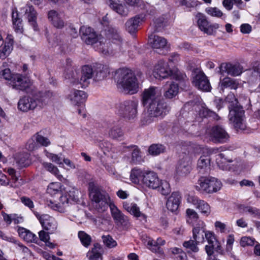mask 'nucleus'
Listing matches in <instances>:
<instances>
[{
    "label": "nucleus",
    "mask_w": 260,
    "mask_h": 260,
    "mask_svg": "<svg viewBox=\"0 0 260 260\" xmlns=\"http://www.w3.org/2000/svg\"><path fill=\"white\" fill-rule=\"evenodd\" d=\"M94 75V69L91 66L85 65L82 67L80 72V84L82 87H86L89 84V80Z\"/></svg>",
    "instance_id": "5701e85b"
},
{
    "label": "nucleus",
    "mask_w": 260,
    "mask_h": 260,
    "mask_svg": "<svg viewBox=\"0 0 260 260\" xmlns=\"http://www.w3.org/2000/svg\"><path fill=\"white\" fill-rule=\"evenodd\" d=\"M221 74L226 73L228 74L236 76L240 75L242 72V68L239 64H232L230 63H222L220 67Z\"/></svg>",
    "instance_id": "412c9836"
},
{
    "label": "nucleus",
    "mask_w": 260,
    "mask_h": 260,
    "mask_svg": "<svg viewBox=\"0 0 260 260\" xmlns=\"http://www.w3.org/2000/svg\"><path fill=\"white\" fill-rule=\"evenodd\" d=\"M34 138L35 139L37 142L42 146L47 147L51 144L50 141L47 138L45 137L38 133L34 135Z\"/></svg>",
    "instance_id": "5fc2aeb1"
},
{
    "label": "nucleus",
    "mask_w": 260,
    "mask_h": 260,
    "mask_svg": "<svg viewBox=\"0 0 260 260\" xmlns=\"http://www.w3.org/2000/svg\"><path fill=\"white\" fill-rule=\"evenodd\" d=\"M29 154L27 153L18 154L16 157L17 162L22 167H25L29 165L30 160L29 159Z\"/></svg>",
    "instance_id": "ea45409f"
},
{
    "label": "nucleus",
    "mask_w": 260,
    "mask_h": 260,
    "mask_svg": "<svg viewBox=\"0 0 260 260\" xmlns=\"http://www.w3.org/2000/svg\"><path fill=\"white\" fill-rule=\"evenodd\" d=\"M133 148L132 154V161L135 164H140L142 161V158L140 155V150L136 146H132Z\"/></svg>",
    "instance_id": "603ef678"
},
{
    "label": "nucleus",
    "mask_w": 260,
    "mask_h": 260,
    "mask_svg": "<svg viewBox=\"0 0 260 260\" xmlns=\"http://www.w3.org/2000/svg\"><path fill=\"white\" fill-rule=\"evenodd\" d=\"M148 42L153 48H164L167 45V42L163 37L151 34L149 36Z\"/></svg>",
    "instance_id": "2f4dec72"
},
{
    "label": "nucleus",
    "mask_w": 260,
    "mask_h": 260,
    "mask_svg": "<svg viewBox=\"0 0 260 260\" xmlns=\"http://www.w3.org/2000/svg\"><path fill=\"white\" fill-rule=\"evenodd\" d=\"M196 17L198 19L197 23L199 28L209 35L215 34L216 29L219 27L218 24H209L207 17L203 14H198Z\"/></svg>",
    "instance_id": "ddd939ff"
},
{
    "label": "nucleus",
    "mask_w": 260,
    "mask_h": 260,
    "mask_svg": "<svg viewBox=\"0 0 260 260\" xmlns=\"http://www.w3.org/2000/svg\"><path fill=\"white\" fill-rule=\"evenodd\" d=\"M231 154L232 153L230 151H225L216 155V162L220 169L225 171L231 170V167L228 163L233 161V157Z\"/></svg>",
    "instance_id": "f3484780"
},
{
    "label": "nucleus",
    "mask_w": 260,
    "mask_h": 260,
    "mask_svg": "<svg viewBox=\"0 0 260 260\" xmlns=\"http://www.w3.org/2000/svg\"><path fill=\"white\" fill-rule=\"evenodd\" d=\"M65 78L74 84L80 83V72L75 68L68 69L65 74Z\"/></svg>",
    "instance_id": "c9c22d12"
},
{
    "label": "nucleus",
    "mask_w": 260,
    "mask_h": 260,
    "mask_svg": "<svg viewBox=\"0 0 260 260\" xmlns=\"http://www.w3.org/2000/svg\"><path fill=\"white\" fill-rule=\"evenodd\" d=\"M157 189L163 195H167L170 192L169 183L167 181L162 180H161L160 184Z\"/></svg>",
    "instance_id": "bf43d9fd"
},
{
    "label": "nucleus",
    "mask_w": 260,
    "mask_h": 260,
    "mask_svg": "<svg viewBox=\"0 0 260 260\" xmlns=\"http://www.w3.org/2000/svg\"><path fill=\"white\" fill-rule=\"evenodd\" d=\"M165 241L161 239H157L155 242V244L153 247H149V249L153 252L158 253L159 254L163 253V250L161 248V246L164 245Z\"/></svg>",
    "instance_id": "3c124183"
},
{
    "label": "nucleus",
    "mask_w": 260,
    "mask_h": 260,
    "mask_svg": "<svg viewBox=\"0 0 260 260\" xmlns=\"http://www.w3.org/2000/svg\"><path fill=\"white\" fill-rule=\"evenodd\" d=\"M221 85L225 88L236 89L240 86V84L236 80L226 77L223 79Z\"/></svg>",
    "instance_id": "a19ab883"
},
{
    "label": "nucleus",
    "mask_w": 260,
    "mask_h": 260,
    "mask_svg": "<svg viewBox=\"0 0 260 260\" xmlns=\"http://www.w3.org/2000/svg\"><path fill=\"white\" fill-rule=\"evenodd\" d=\"M123 207L127 211L137 217L145 216L144 215L140 212L139 207L136 203H132L129 204L125 202L123 203Z\"/></svg>",
    "instance_id": "4c0bfd02"
},
{
    "label": "nucleus",
    "mask_w": 260,
    "mask_h": 260,
    "mask_svg": "<svg viewBox=\"0 0 260 260\" xmlns=\"http://www.w3.org/2000/svg\"><path fill=\"white\" fill-rule=\"evenodd\" d=\"M44 169L55 176L59 180L62 181L64 179L62 175L60 174L58 168L51 162H44L42 164Z\"/></svg>",
    "instance_id": "e433bc0d"
},
{
    "label": "nucleus",
    "mask_w": 260,
    "mask_h": 260,
    "mask_svg": "<svg viewBox=\"0 0 260 260\" xmlns=\"http://www.w3.org/2000/svg\"><path fill=\"white\" fill-rule=\"evenodd\" d=\"M89 196L95 208L99 211H105L112 203L108 193L101 191L93 183L89 184Z\"/></svg>",
    "instance_id": "20e7f679"
},
{
    "label": "nucleus",
    "mask_w": 260,
    "mask_h": 260,
    "mask_svg": "<svg viewBox=\"0 0 260 260\" xmlns=\"http://www.w3.org/2000/svg\"><path fill=\"white\" fill-rule=\"evenodd\" d=\"M103 249L99 243H95L87 253L89 260H103Z\"/></svg>",
    "instance_id": "c756f323"
},
{
    "label": "nucleus",
    "mask_w": 260,
    "mask_h": 260,
    "mask_svg": "<svg viewBox=\"0 0 260 260\" xmlns=\"http://www.w3.org/2000/svg\"><path fill=\"white\" fill-rule=\"evenodd\" d=\"M78 237L82 245L88 247L91 244V237L84 231H80L78 233Z\"/></svg>",
    "instance_id": "a18cd8bd"
},
{
    "label": "nucleus",
    "mask_w": 260,
    "mask_h": 260,
    "mask_svg": "<svg viewBox=\"0 0 260 260\" xmlns=\"http://www.w3.org/2000/svg\"><path fill=\"white\" fill-rule=\"evenodd\" d=\"M68 98L73 104L80 105L85 102L87 99V94L83 91L74 89L70 92Z\"/></svg>",
    "instance_id": "a878e982"
},
{
    "label": "nucleus",
    "mask_w": 260,
    "mask_h": 260,
    "mask_svg": "<svg viewBox=\"0 0 260 260\" xmlns=\"http://www.w3.org/2000/svg\"><path fill=\"white\" fill-rule=\"evenodd\" d=\"M12 42H6L4 46L0 49V58H6L12 50Z\"/></svg>",
    "instance_id": "c03bdc74"
},
{
    "label": "nucleus",
    "mask_w": 260,
    "mask_h": 260,
    "mask_svg": "<svg viewBox=\"0 0 260 260\" xmlns=\"http://www.w3.org/2000/svg\"><path fill=\"white\" fill-rule=\"evenodd\" d=\"M153 74L156 78L165 79L173 76V78H178L177 72L174 73V71L169 68L168 63L164 60L158 61L154 66Z\"/></svg>",
    "instance_id": "9b49d317"
},
{
    "label": "nucleus",
    "mask_w": 260,
    "mask_h": 260,
    "mask_svg": "<svg viewBox=\"0 0 260 260\" xmlns=\"http://www.w3.org/2000/svg\"><path fill=\"white\" fill-rule=\"evenodd\" d=\"M205 12L212 17L221 18L223 15L222 12L216 7H208L205 9Z\"/></svg>",
    "instance_id": "8fccbe9b"
},
{
    "label": "nucleus",
    "mask_w": 260,
    "mask_h": 260,
    "mask_svg": "<svg viewBox=\"0 0 260 260\" xmlns=\"http://www.w3.org/2000/svg\"><path fill=\"white\" fill-rule=\"evenodd\" d=\"M210 162V157L209 155H202L198 160V168L201 169H205L209 166Z\"/></svg>",
    "instance_id": "49530a36"
},
{
    "label": "nucleus",
    "mask_w": 260,
    "mask_h": 260,
    "mask_svg": "<svg viewBox=\"0 0 260 260\" xmlns=\"http://www.w3.org/2000/svg\"><path fill=\"white\" fill-rule=\"evenodd\" d=\"M36 216L43 229L50 231V234L53 233L56 230L57 224L53 217L47 214Z\"/></svg>",
    "instance_id": "6ab92c4d"
},
{
    "label": "nucleus",
    "mask_w": 260,
    "mask_h": 260,
    "mask_svg": "<svg viewBox=\"0 0 260 260\" xmlns=\"http://www.w3.org/2000/svg\"><path fill=\"white\" fill-rule=\"evenodd\" d=\"M44 153L46 155V156L49 158L50 160H51L52 161L57 164H61V158L58 156L56 154L50 153L48 151H47V150L45 149Z\"/></svg>",
    "instance_id": "0e129e2a"
},
{
    "label": "nucleus",
    "mask_w": 260,
    "mask_h": 260,
    "mask_svg": "<svg viewBox=\"0 0 260 260\" xmlns=\"http://www.w3.org/2000/svg\"><path fill=\"white\" fill-rule=\"evenodd\" d=\"M119 2L118 0H108L107 3L109 7L118 14L122 16H126L128 14L127 10Z\"/></svg>",
    "instance_id": "72a5a7b5"
},
{
    "label": "nucleus",
    "mask_w": 260,
    "mask_h": 260,
    "mask_svg": "<svg viewBox=\"0 0 260 260\" xmlns=\"http://www.w3.org/2000/svg\"><path fill=\"white\" fill-rule=\"evenodd\" d=\"M102 239L105 245L109 248H112L117 246L116 241L109 235L103 236Z\"/></svg>",
    "instance_id": "13d9d810"
},
{
    "label": "nucleus",
    "mask_w": 260,
    "mask_h": 260,
    "mask_svg": "<svg viewBox=\"0 0 260 260\" xmlns=\"http://www.w3.org/2000/svg\"><path fill=\"white\" fill-rule=\"evenodd\" d=\"M94 30L90 27L86 26H82L80 29V33L82 40H87L86 36L89 35H93V31Z\"/></svg>",
    "instance_id": "4d7b16f0"
},
{
    "label": "nucleus",
    "mask_w": 260,
    "mask_h": 260,
    "mask_svg": "<svg viewBox=\"0 0 260 260\" xmlns=\"http://www.w3.org/2000/svg\"><path fill=\"white\" fill-rule=\"evenodd\" d=\"M161 96V91L157 87L150 86L145 89L141 95V103L147 107L154 102H157Z\"/></svg>",
    "instance_id": "6e6552de"
},
{
    "label": "nucleus",
    "mask_w": 260,
    "mask_h": 260,
    "mask_svg": "<svg viewBox=\"0 0 260 260\" xmlns=\"http://www.w3.org/2000/svg\"><path fill=\"white\" fill-rule=\"evenodd\" d=\"M254 243V239L249 237H243L240 240V245L243 247L252 246Z\"/></svg>",
    "instance_id": "e2e57ef3"
},
{
    "label": "nucleus",
    "mask_w": 260,
    "mask_h": 260,
    "mask_svg": "<svg viewBox=\"0 0 260 260\" xmlns=\"http://www.w3.org/2000/svg\"><path fill=\"white\" fill-rule=\"evenodd\" d=\"M93 69L95 79L98 81L105 79L110 73L109 68L106 65L96 63Z\"/></svg>",
    "instance_id": "c85d7f7f"
},
{
    "label": "nucleus",
    "mask_w": 260,
    "mask_h": 260,
    "mask_svg": "<svg viewBox=\"0 0 260 260\" xmlns=\"http://www.w3.org/2000/svg\"><path fill=\"white\" fill-rule=\"evenodd\" d=\"M130 179L135 184L142 185L145 187L152 189H157L161 182V179L156 172L138 168L131 170Z\"/></svg>",
    "instance_id": "f03ea898"
},
{
    "label": "nucleus",
    "mask_w": 260,
    "mask_h": 260,
    "mask_svg": "<svg viewBox=\"0 0 260 260\" xmlns=\"http://www.w3.org/2000/svg\"><path fill=\"white\" fill-rule=\"evenodd\" d=\"M200 115L203 117H213L214 119L218 120L219 119V116L214 112L210 110L203 108L200 111Z\"/></svg>",
    "instance_id": "052dcab7"
},
{
    "label": "nucleus",
    "mask_w": 260,
    "mask_h": 260,
    "mask_svg": "<svg viewBox=\"0 0 260 260\" xmlns=\"http://www.w3.org/2000/svg\"><path fill=\"white\" fill-rule=\"evenodd\" d=\"M12 17L15 30L16 32H22L23 29L22 20L20 18H18V14L17 12H13Z\"/></svg>",
    "instance_id": "37998d69"
},
{
    "label": "nucleus",
    "mask_w": 260,
    "mask_h": 260,
    "mask_svg": "<svg viewBox=\"0 0 260 260\" xmlns=\"http://www.w3.org/2000/svg\"><path fill=\"white\" fill-rule=\"evenodd\" d=\"M179 92V86L178 84L171 82L165 85L164 89V96L167 99H172L176 96Z\"/></svg>",
    "instance_id": "473e14b6"
},
{
    "label": "nucleus",
    "mask_w": 260,
    "mask_h": 260,
    "mask_svg": "<svg viewBox=\"0 0 260 260\" xmlns=\"http://www.w3.org/2000/svg\"><path fill=\"white\" fill-rule=\"evenodd\" d=\"M188 203L192 204L196 208L200 210L201 213L206 216L211 212L210 205L205 201L200 200L198 197L188 195L186 199Z\"/></svg>",
    "instance_id": "4468645a"
},
{
    "label": "nucleus",
    "mask_w": 260,
    "mask_h": 260,
    "mask_svg": "<svg viewBox=\"0 0 260 260\" xmlns=\"http://www.w3.org/2000/svg\"><path fill=\"white\" fill-rule=\"evenodd\" d=\"M109 135L113 139H116L122 136L123 132L118 126H114L110 129Z\"/></svg>",
    "instance_id": "6e6d98bb"
},
{
    "label": "nucleus",
    "mask_w": 260,
    "mask_h": 260,
    "mask_svg": "<svg viewBox=\"0 0 260 260\" xmlns=\"http://www.w3.org/2000/svg\"><path fill=\"white\" fill-rule=\"evenodd\" d=\"M9 84L14 89L24 91L31 87L32 81L27 76L15 74L12 76Z\"/></svg>",
    "instance_id": "f8f14e48"
},
{
    "label": "nucleus",
    "mask_w": 260,
    "mask_h": 260,
    "mask_svg": "<svg viewBox=\"0 0 260 260\" xmlns=\"http://www.w3.org/2000/svg\"><path fill=\"white\" fill-rule=\"evenodd\" d=\"M209 135L211 140L215 142L224 143L229 139V135L225 129L218 125L213 126Z\"/></svg>",
    "instance_id": "dca6fc26"
},
{
    "label": "nucleus",
    "mask_w": 260,
    "mask_h": 260,
    "mask_svg": "<svg viewBox=\"0 0 260 260\" xmlns=\"http://www.w3.org/2000/svg\"><path fill=\"white\" fill-rule=\"evenodd\" d=\"M251 73L253 76L260 79V62L254 63L253 67V72Z\"/></svg>",
    "instance_id": "774afa93"
},
{
    "label": "nucleus",
    "mask_w": 260,
    "mask_h": 260,
    "mask_svg": "<svg viewBox=\"0 0 260 260\" xmlns=\"http://www.w3.org/2000/svg\"><path fill=\"white\" fill-rule=\"evenodd\" d=\"M205 224L202 220L198 221V223L192 229L193 239L198 243H203L204 241L205 232Z\"/></svg>",
    "instance_id": "b1692460"
},
{
    "label": "nucleus",
    "mask_w": 260,
    "mask_h": 260,
    "mask_svg": "<svg viewBox=\"0 0 260 260\" xmlns=\"http://www.w3.org/2000/svg\"><path fill=\"white\" fill-rule=\"evenodd\" d=\"M219 101L222 105L224 102L220 99L216 100V102ZM224 103H228L229 109V119L234 124L235 127L237 129L244 130L246 125L244 122L243 116L244 111L242 107L238 105L237 99L234 93L228 94L224 100Z\"/></svg>",
    "instance_id": "7ed1b4c3"
},
{
    "label": "nucleus",
    "mask_w": 260,
    "mask_h": 260,
    "mask_svg": "<svg viewBox=\"0 0 260 260\" xmlns=\"http://www.w3.org/2000/svg\"><path fill=\"white\" fill-rule=\"evenodd\" d=\"M107 35L108 38L111 40L114 43H120L122 41L121 37L117 30L115 28H109L107 31Z\"/></svg>",
    "instance_id": "79ce46f5"
},
{
    "label": "nucleus",
    "mask_w": 260,
    "mask_h": 260,
    "mask_svg": "<svg viewBox=\"0 0 260 260\" xmlns=\"http://www.w3.org/2000/svg\"><path fill=\"white\" fill-rule=\"evenodd\" d=\"M68 200L67 196L62 195L60 197L59 203H56L51 200H47L46 204L52 210L60 213H64L68 205Z\"/></svg>",
    "instance_id": "4be33fe9"
},
{
    "label": "nucleus",
    "mask_w": 260,
    "mask_h": 260,
    "mask_svg": "<svg viewBox=\"0 0 260 260\" xmlns=\"http://www.w3.org/2000/svg\"><path fill=\"white\" fill-rule=\"evenodd\" d=\"M87 39L82 40L86 44L93 46V48L104 55L109 53L108 50V43L107 40L101 35H96L93 31V35L86 36Z\"/></svg>",
    "instance_id": "0eeeda50"
},
{
    "label": "nucleus",
    "mask_w": 260,
    "mask_h": 260,
    "mask_svg": "<svg viewBox=\"0 0 260 260\" xmlns=\"http://www.w3.org/2000/svg\"><path fill=\"white\" fill-rule=\"evenodd\" d=\"M112 216L115 223L120 224L123 226H128L129 221L128 218L125 216L116 207L112 202L109 206Z\"/></svg>",
    "instance_id": "a211bd4d"
},
{
    "label": "nucleus",
    "mask_w": 260,
    "mask_h": 260,
    "mask_svg": "<svg viewBox=\"0 0 260 260\" xmlns=\"http://www.w3.org/2000/svg\"><path fill=\"white\" fill-rule=\"evenodd\" d=\"M44 104L43 98L35 95L32 97L24 96L20 99L18 103V108L22 111L27 112L37 107L42 108Z\"/></svg>",
    "instance_id": "423d86ee"
},
{
    "label": "nucleus",
    "mask_w": 260,
    "mask_h": 260,
    "mask_svg": "<svg viewBox=\"0 0 260 260\" xmlns=\"http://www.w3.org/2000/svg\"><path fill=\"white\" fill-rule=\"evenodd\" d=\"M143 21L142 18L136 15L129 19L125 23V29L130 34H134L138 31V27Z\"/></svg>",
    "instance_id": "cd10ccee"
},
{
    "label": "nucleus",
    "mask_w": 260,
    "mask_h": 260,
    "mask_svg": "<svg viewBox=\"0 0 260 260\" xmlns=\"http://www.w3.org/2000/svg\"><path fill=\"white\" fill-rule=\"evenodd\" d=\"M138 102L126 101L120 105L119 114L128 119H133L137 116Z\"/></svg>",
    "instance_id": "9d476101"
},
{
    "label": "nucleus",
    "mask_w": 260,
    "mask_h": 260,
    "mask_svg": "<svg viewBox=\"0 0 260 260\" xmlns=\"http://www.w3.org/2000/svg\"><path fill=\"white\" fill-rule=\"evenodd\" d=\"M48 18L52 24L56 28H61L64 26L63 21L59 17L57 12L54 10L48 12Z\"/></svg>",
    "instance_id": "f704fd0d"
},
{
    "label": "nucleus",
    "mask_w": 260,
    "mask_h": 260,
    "mask_svg": "<svg viewBox=\"0 0 260 260\" xmlns=\"http://www.w3.org/2000/svg\"><path fill=\"white\" fill-rule=\"evenodd\" d=\"M186 222L191 224L192 226H195L198 223L199 220V216L198 214L193 209H187L186 210Z\"/></svg>",
    "instance_id": "58836bf2"
},
{
    "label": "nucleus",
    "mask_w": 260,
    "mask_h": 260,
    "mask_svg": "<svg viewBox=\"0 0 260 260\" xmlns=\"http://www.w3.org/2000/svg\"><path fill=\"white\" fill-rule=\"evenodd\" d=\"M146 107L150 117H164L170 110L167 104L161 98Z\"/></svg>",
    "instance_id": "1a4fd4ad"
},
{
    "label": "nucleus",
    "mask_w": 260,
    "mask_h": 260,
    "mask_svg": "<svg viewBox=\"0 0 260 260\" xmlns=\"http://www.w3.org/2000/svg\"><path fill=\"white\" fill-rule=\"evenodd\" d=\"M192 159L189 156L185 155L180 160L177 170L178 173L186 175L189 173L191 169Z\"/></svg>",
    "instance_id": "7c9ffc66"
},
{
    "label": "nucleus",
    "mask_w": 260,
    "mask_h": 260,
    "mask_svg": "<svg viewBox=\"0 0 260 260\" xmlns=\"http://www.w3.org/2000/svg\"><path fill=\"white\" fill-rule=\"evenodd\" d=\"M197 189L212 193L220 190L222 186L221 181L214 177H201L198 181Z\"/></svg>",
    "instance_id": "39448f33"
},
{
    "label": "nucleus",
    "mask_w": 260,
    "mask_h": 260,
    "mask_svg": "<svg viewBox=\"0 0 260 260\" xmlns=\"http://www.w3.org/2000/svg\"><path fill=\"white\" fill-rule=\"evenodd\" d=\"M205 237L209 244H214L217 241L216 236L213 232L206 231L205 233Z\"/></svg>",
    "instance_id": "69168bd1"
},
{
    "label": "nucleus",
    "mask_w": 260,
    "mask_h": 260,
    "mask_svg": "<svg viewBox=\"0 0 260 260\" xmlns=\"http://www.w3.org/2000/svg\"><path fill=\"white\" fill-rule=\"evenodd\" d=\"M192 84L199 89L204 91H209L211 88L207 77L201 72L196 74L193 77Z\"/></svg>",
    "instance_id": "2eb2a0df"
},
{
    "label": "nucleus",
    "mask_w": 260,
    "mask_h": 260,
    "mask_svg": "<svg viewBox=\"0 0 260 260\" xmlns=\"http://www.w3.org/2000/svg\"><path fill=\"white\" fill-rule=\"evenodd\" d=\"M198 243H199L197 242L194 239L189 240L184 242L183 245L186 249H189L193 252H197L199 251V248L197 246Z\"/></svg>",
    "instance_id": "864d4df0"
},
{
    "label": "nucleus",
    "mask_w": 260,
    "mask_h": 260,
    "mask_svg": "<svg viewBox=\"0 0 260 260\" xmlns=\"http://www.w3.org/2000/svg\"><path fill=\"white\" fill-rule=\"evenodd\" d=\"M165 147L162 145L153 144L148 149L149 153L153 155H157L164 151Z\"/></svg>",
    "instance_id": "de8ad7c7"
},
{
    "label": "nucleus",
    "mask_w": 260,
    "mask_h": 260,
    "mask_svg": "<svg viewBox=\"0 0 260 260\" xmlns=\"http://www.w3.org/2000/svg\"><path fill=\"white\" fill-rule=\"evenodd\" d=\"M235 241L234 236L233 234L229 235L227 238L226 244V251L231 252L233 249V245Z\"/></svg>",
    "instance_id": "338daca9"
},
{
    "label": "nucleus",
    "mask_w": 260,
    "mask_h": 260,
    "mask_svg": "<svg viewBox=\"0 0 260 260\" xmlns=\"http://www.w3.org/2000/svg\"><path fill=\"white\" fill-rule=\"evenodd\" d=\"M21 13H24L27 15V18L30 25L32 26L35 30H37V13L34 7L31 5H26L21 9Z\"/></svg>",
    "instance_id": "aec40b11"
},
{
    "label": "nucleus",
    "mask_w": 260,
    "mask_h": 260,
    "mask_svg": "<svg viewBox=\"0 0 260 260\" xmlns=\"http://www.w3.org/2000/svg\"><path fill=\"white\" fill-rule=\"evenodd\" d=\"M61 190V184L58 182H52L48 185L47 192L51 195L55 194Z\"/></svg>",
    "instance_id": "09e8293b"
},
{
    "label": "nucleus",
    "mask_w": 260,
    "mask_h": 260,
    "mask_svg": "<svg viewBox=\"0 0 260 260\" xmlns=\"http://www.w3.org/2000/svg\"><path fill=\"white\" fill-rule=\"evenodd\" d=\"M36 140L34 137L28 140L26 144V148L30 151H34L37 149L39 148V146L37 144V141L35 142Z\"/></svg>",
    "instance_id": "680f3d73"
},
{
    "label": "nucleus",
    "mask_w": 260,
    "mask_h": 260,
    "mask_svg": "<svg viewBox=\"0 0 260 260\" xmlns=\"http://www.w3.org/2000/svg\"><path fill=\"white\" fill-rule=\"evenodd\" d=\"M117 86L125 94H133L137 93L139 83L135 73L128 68H121L116 71Z\"/></svg>",
    "instance_id": "f257e3e1"
},
{
    "label": "nucleus",
    "mask_w": 260,
    "mask_h": 260,
    "mask_svg": "<svg viewBox=\"0 0 260 260\" xmlns=\"http://www.w3.org/2000/svg\"><path fill=\"white\" fill-rule=\"evenodd\" d=\"M17 232L20 238L27 243L39 244V239L35 234L24 228L17 226Z\"/></svg>",
    "instance_id": "393cba45"
},
{
    "label": "nucleus",
    "mask_w": 260,
    "mask_h": 260,
    "mask_svg": "<svg viewBox=\"0 0 260 260\" xmlns=\"http://www.w3.org/2000/svg\"><path fill=\"white\" fill-rule=\"evenodd\" d=\"M180 199L181 195L179 192H172L166 203L167 209L172 212H176L179 208Z\"/></svg>",
    "instance_id": "bb28decb"
}]
</instances>
